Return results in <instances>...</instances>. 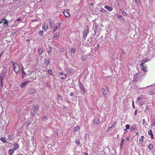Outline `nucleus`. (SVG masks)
Masks as SVG:
<instances>
[{
  "instance_id": "3c124183",
  "label": "nucleus",
  "mask_w": 155,
  "mask_h": 155,
  "mask_svg": "<svg viewBox=\"0 0 155 155\" xmlns=\"http://www.w3.org/2000/svg\"><path fill=\"white\" fill-rule=\"evenodd\" d=\"M142 99H143V98L142 97H138L137 98V101H140V100H142Z\"/></svg>"
},
{
  "instance_id": "0e129e2a",
  "label": "nucleus",
  "mask_w": 155,
  "mask_h": 155,
  "mask_svg": "<svg viewBox=\"0 0 155 155\" xmlns=\"http://www.w3.org/2000/svg\"><path fill=\"white\" fill-rule=\"evenodd\" d=\"M150 109L149 107L147 106L146 107V110H149Z\"/></svg>"
},
{
  "instance_id": "774afa93",
  "label": "nucleus",
  "mask_w": 155,
  "mask_h": 155,
  "mask_svg": "<svg viewBox=\"0 0 155 155\" xmlns=\"http://www.w3.org/2000/svg\"><path fill=\"white\" fill-rule=\"evenodd\" d=\"M16 20L18 21H20L21 20V19L20 18H18L16 19Z\"/></svg>"
},
{
  "instance_id": "a19ab883",
  "label": "nucleus",
  "mask_w": 155,
  "mask_h": 155,
  "mask_svg": "<svg viewBox=\"0 0 155 155\" xmlns=\"http://www.w3.org/2000/svg\"><path fill=\"white\" fill-rule=\"evenodd\" d=\"M121 12L124 15H127V13L123 10H120Z\"/></svg>"
},
{
  "instance_id": "f03ea898",
  "label": "nucleus",
  "mask_w": 155,
  "mask_h": 155,
  "mask_svg": "<svg viewBox=\"0 0 155 155\" xmlns=\"http://www.w3.org/2000/svg\"><path fill=\"white\" fill-rule=\"evenodd\" d=\"M11 63H12L13 64L14 68V71L16 73H19L20 72V69L18 64L15 61H12Z\"/></svg>"
},
{
  "instance_id": "603ef678",
  "label": "nucleus",
  "mask_w": 155,
  "mask_h": 155,
  "mask_svg": "<svg viewBox=\"0 0 155 155\" xmlns=\"http://www.w3.org/2000/svg\"><path fill=\"white\" fill-rule=\"evenodd\" d=\"M23 68H24L23 67H22V72L23 73V74H24V75H26V73H25V72L23 70Z\"/></svg>"
},
{
  "instance_id": "ea45409f",
  "label": "nucleus",
  "mask_w": 155,
  "mask_h": 155,
  "mask_svg": "<svg viewBox=\"0 0 155 155\" xmlns=\"http://www.w3.org/2000/svg\"><path fill=\"white\" fill-rule=\"evenodd\" d=\"M1 140L3 142H5L6 141V139L4 137L2 138Z\"/></svg>"
},
{
  "instance_id": "473e14b6",
  "label": "nucleus",
  "mask_w": 155,
  "mask_h": 155,
  "mask_svg": "<svg viewBox=\"0 0 155 155\" xmlns=\"http://www.w3.org/2000/svg\"><path fill=\"white\" fill-rule=\"evenodd\" d=\"M155 94V92L154 91H150L149 92V94L150 95H154Z\"/></svg>"
},
{
  "instance_id": "13d9d810",
  "label": "nucleus",
  "mask_w": 155,
  "mask_h": 155,
  "mask_svg": "<svg viewBox=\"0 0 155 155\" xmlns=\"http://www.w3.org/2000/svg\"><path fill=\"white\" fill-rule=\"evenodd\" d=\"M70 95L71 96H74V93L73 92L71 93L70 94Z\"/></svg>"
},
{
  "instance_id": "7c9ffc66",
  "label": "nucleus",
  "mask_w": 155,
  "mask_h": 155,
  "mask_svg": "<svg viewBox=\"0 0 155 155\" xmlns=\"http://www.w3.org/2000/svg\"><path fill=\"white\" fill-rule=\"evenodd\" d=\"M59 35V34L58 33H56L54 34V37L56 38H58Z\"/></svg>"
},
{
  "instance_id": "e433bc0d",
  "label": "nucleus",
  "mask_w": 155,
  "mask_h": 155,
  "mask_svg": "<svg viewBox=\"0 0 155 155\" xmlns=\"http://www.w3.org/2000/svg\"><path fill=\"white\" fill-rule=\"evenodd\" d=\"M3 86V84L2 83V80H0V88L1 89Z\"/></svg>"
},
{
  "instance_id": "412c9836",
  "label": "nucleus",
  "mask_w": 155,
  "mask_h": 155,
  "mask_svg": "<svg viewBox=\"0 0 155 155\" xmlns=\"http://www.w3.org/2000/svg\"><path fill=\"white\" fill-rule=\"evenodd\" d=\"M29 82L28 81H26L22 83L21 85V87L22 88L23 87H24Z\"/></svg>"
},
{
  "instance_id": "2eb2a0df",
  "label": "nucleus",
  "mask_w": 155,
  "mask_h": 155,
  "mask_svg": "<svg viewBox=\"0 0 155 155\" xmlns=\"http://www.w3.org/2000/svg\"><path fill=\"white\" fill-rule=\"evenodd\" d=\"M19 145L17 143H15L14 145L13 149L14 150H16L17 149L19 148Z\"/></svg>"
},
{
  "instance_id": "864d4df0",
  "label": "nucleus",
  "mask_w": 155,
  "mask_h": 155,
  "mask_svg": "<svg viewBox=\"0 0 155 155\" xmlns=\"http://www.w3.org/2000/svg\"><path fill=\"white\" fill-rule=\"evenodd\" d=\"M151 126L152 127H153L154 126H155V119L154 120V121L153 122V123H152L151 124Z\"/></svg>"
},
{
  "instance_id": "aec40b11",
  "label": "nucleus",
  "mask_w": 155,
  "mask_h": 155,
  "mask_svg": "<svg viewBox=\"0 0 155 155\" xmlns=\"http://www.w3.org/2000/svg\"><path fill=\"white\" fill-rule=\"evenodd\" d=\"M104 8L108 10L109 11H111L113 10V8L111 7H109L107 6H105Z\"/></svg>"
},
{
  "instance_id": "6e6d98bb",
  "label": "nucleus",
  "mask_w": 155,
  "mask_h": 155,
  "mask_svg": "<svg viewBox=\"0 0 155 155\" xmlns=\"http://www.w3.org/2000/svg\"><path fill=\"white\" fill-rule=\"evenodd\" d=\"M45 84L47 87H49V84L48 82H46Z\"/></svg>"
},
{
  "instance_id": "58836bf2",
  "label": "nucleus",
  "mask_w": 155,
  "mask_h": 155,
  "mask_svg": "<svg viewBox=\"0 0 155 155\" xmlns=\"http://www.w3.org/2000/svg\"><path fill=\"white\" fill-rule=\"evenodd\" d=\"M147 61L146 60H143L142 61V63L140 64V66H143V65Z\"/></svg>"
},
{
  "instance_id": "9d476101",
  "label": "nucleus",
  "mask_w": 155,
  "mask_h": 155,
  "mask_svg": "<svg viewBox=\"0 0 155 155\" xmlns=\"http://www.w3.org/2000/svg\"><path fill=\"white\" fill-rule=\"evenodd\" d=\"M61 23H58V25H56V26L54 28V29L53 32H55V31L58 29H60V25Z\"/></svg>"
},
{
  "instance_id": "338daca9",
  "label": "nucleus",
  "mask_w": 155,
  "mask_h": 155,
  "mask_svg": "<svg viewBox=\"0 0 155 155\" xmlns=\"http://www.w3.org/2000/svg\"><path fill=\"white\" fill-rule=\"evenodd\" d=\"M85 155H88V153H87L86 152H85L84 153H83Z\"/></svg>"
},
{
  "instance_id": "79ce46f5",
  "label": "nucleus",
  "mask_w": 155,
  "mask_h": 155,
  "mask_svg": "<svg viewBox=\"0 0 155 155\" xmlns=\"http://www.w3.org/2000/svg\"><path fill=\"white\" fill-rule=\"evenodd\" d=\"M39 35H41V36H42L43 35L44 32L43 31H40L39 32Z\"/></svg>"
},
{
  "instance_id": "a878e982",
  "label": "nucleus",
  "mask_w": 155,
  "mask_h": 155,
  "mask_svg": "<svg viewBox=\"0 0 155 155\" xmlns=\"http://www.w3.org/2000/svg\"><path fill=\"white\" fill-rule=\"evenodd\" d=\"M98 27V24L95 23L93 27V28H94V29H97V28Z\"/></svg>"
},
{
  "instance_id": "49530a36",
  "label": "nucleus",
  "mask_w": 155,
  "mask_h": 155,
  "mask_svg": "<svg viewBox=\"0 0 155 155\" xmlns=\"http://www.w3.org/2000/svg\"><path fill=\"white\" fill-rule=\"evenodd\" d=\"M8 140H12V135H10V134L9 135H8Z\"/></svg>"
},
{
  "instance_id": "f704fd0d",
  "label": "nucleus",
  "mask_w": 155,
  "mask_h": 155,
  "mask_svg": "<svg viewBox=\"0 0 155 155\" xmlns=\"http://www.w3.org/2000/svg\"><path fill=\"white\" fill-rule=\"evenodd\" d=\"M135 128H136V126H135V125L132 126L130 128V130L131 131L134 130L135 129Z\"/></svg>"
},
{
  "instance_id": "c03bdc74",
  "label": "nucleus",
  "mask_w": 155,
  "mask_h": 155,
  "mask_svg": "<svg viewBox=\"0 0 155 155\" xmlns=\"http://www.w3.org/2000/svg\"><path fill=\"white\" fill-rule=\"evenodd\" d=\"M79 129V127H76L74 128V130L75 131H77Z\"/></svg>"
},
{
  "instance_id": "4c0bfd02",
  "label": "nucleus",
  "mask_w": 155,
  "mask_h": 155,
  "mask_svg": "<svg viewBox=\"0 0 155 155\" xmlns=\"http://www.w3.org/2000/svg\"><path fill=\"white\" fill-rule=\"evenodd\" d=\"M48 73L49 74L51 75L52 74V72L51 70L49 69L48 71Z\"/></svg>"
},
{
  "instance_id": "a18cd8bd",
  "label": "nucleus",
  "mask_w": 155,
  "mask_h": 155,
  "mask_svg": "<svg viewBox=\"0 0 155 155\" xmlns=\"http://www.w3.org/2000/svg\"><path fill=\"white\" fill-rule=\"evenodd\" d=\"M145 103V101H143L140 102V104L141 105H142Z\"/></svg>"
},
{
  "instance_id": "de8ad7c7",
  "label": "nucleus",
  "mask_w": 155,
  "mask_h": 155,
  "mask_svg": "<svg viewBox=\"0 0 155 155\" xmlns=\"http://www.w3.org/2000/svg\"><path fill=\"white\" fill-rule=\"evenodd\" d=\"M58 98L60 100H62V97L61 95H58Z\"/></svg>"
},
{
  "instance_id": "20e7f679",
  "label": "nucleus",
  "mask_w": 155,
  "mask_h": 155,
  "mask_svg": "<svg viewBox=\"0 0 155 155\" xmlns=\"http://www.w3.org/2000/svg\"><path fill=\"white\" fill-rule=\"evenodd\" d=\"M65 71L66 73L68 74H73L74 72V70L72 69L68 68L65 69Z\"/></svg>"
},
{
  "instance_id": "ddd939ff",
  "label": "nucleus",
  "mask_w": 155,
  "mask_h": 155,
  "mask_svg": "<svg viewBox=\"0 0 155 155\" xmlns=\"http://www.w3.org/2000/svg\"><path fill=\"white\" fill-rule=\"evenodd\" d=\"M94 32L95 33L94 35V38H97V36L99 35V33L97 32L98 29H94Z\"/></svg>"
},
{
  "instance_id": "a211bd4d",
  "label": "nucleus",
  "mask_w": 155,
  "mask_h": 155,
  "mask_svg": "<svg viewBox=\"0 0 155 155\" xmlns=\"http://www.w3.org/2000/svg\"><path fill=\"white\" fill-rule=\"evenodd\" d=\"M148 134L149 135L151 136V138L152 139L154 138V135L152 133V131L151 130L148 131Z\"/></svg>"
},
{
  "instance_id": "cd10ccee",
  "label": "nucleus",
  "mask_w": 155,
  "mask_h": 155,
  "mask_svg": "<svg viewBox=\"0 0 155 155\" xmlns=\"http://www.w3.org/2000/svg\"><path fill=\"white\" fill-rule=\"evenodd\" d=\"M75 142L78 145H79L80 144V140L78 139L75 140Z\"/></svg>"
},
{
  "instance_id": "f257e3e1",
  "label": "nucleus",
  "mask_w": 155,
  "mask_h": 155,
  "mask_svg": "<svg viewBox=\"0 0 155 155\" xmlns=\"http://www.w3.org/2000/svg\"><path fill=\"white\" fill-rule=\"evenodd\" d=\"M39 106L38 105H35L31 109V115L33 117H35L36 114L38 110L39 109Z\"/></svg>"
},
{
  "instance_id": "2f4dec72",
  "label": "nucleus",
  "mask_w": 155,
  "mask_h": 155,
  "mask_svg": "<svg viewBox=\"0 0 155 155\" xmlns=\"http://www.w3.org/2000/svg\"><path fill=\"white\" fill-rule=\"evenodd\" d=\"M124 139L123 138H121V141L120 143V145L122 146V147H123V144L124 143Z\"/></svg>"
},
{
  "instance_id": "423d86ee",
  "label": "nucleus",
  "mask_w": 155,
  "mask_h": 155,
  "mask_svg": "<svg viewBox=\"0 0 155 155\" xmlns=\"http://www.w3.org/2000/svg\"><path fill=\"white\" fill-rule=\"evenodd\" d=\"M52 48L51 45H48V47L47 48L46 51L48 54H50L51 53L52 51Z\"/></svg>"
},
{
  "instance_id": "39448f33",
  "label": "nucleus",
  "mask_w": 155,
  "mask_h": 155,
  "mask_svg": "<svg viewBox=\"0 0 155 155\" xmlns=\"http://www.w3.org/2000/svg\"><path fill=\"white\" fill-rule=\"evenodd\" d=\"M89 32V28L88 27H86L85 29L83 32V38H85L87 36L88 32Z\"/></svg>"
},
{
  "instance_id": "9b49d317",
  "label": "nucleus",
  "mask_w": 155,
  "mask_h": 155,
  "mask_svg": "<svg viewBox=\"0 0 155 155\" xmlns=\"http://www.w3.org/2000/svg\"><path fill=\"white\" fill-rule=\"evenodd\" d=\"M94 125H97L99 123L100 120L98 118H95L94 120Z\"/></svg>"
},
{
  "instance_id": "052dcab7",
  "label": "nucleus",
  "mask_w": 155,
  "mask_h": 155,
  "mask_svg": "<svg viewBox=\"0 0 155 155\" xmlns=\"http://www.w3.org/2000/svg\"><path fill=\"white\" fill-rule=\"evenodd\" d=\"M43 119L45 120H47V117L45 116H44L43 117Z\"/></svg>"
},
{
  "instance_id": "bb28decb",
  "label": "nucleus",
  "mask_w": 155,
  "mask_h": 155,
  "mask_svg": "<svg viewBox=\"0 0 155 155\" xmlns=\"http://www.w3.org/2000/svg\"><path fill=\"white\" fill-rule=\"evenodd\" d=\"M153 147V145L152 144H150L148 146L150 150H152Z\"/></svg>"
},
{
  "instance_id": "c85d7f7f",
  "label": "nucleus",
  "mask_w": 155,
  "mask_h": 155,
  "mask_svg": "<svg viewBox=\"0 0 155 155\" xmlns=\"http://www.w3.org/2000/svg\"><path fill=\"white\" fill-rule=\"evenodd\" d=\"M140 66L142 67V70L144 71H147V68L146 67H144L143 65V66Z\"/></svg>"
},
{
  "instance_id": "6e6552de",
  "label": "nucleus",
  "mask_w": 155,
  "mask_h": 155,
  "mask_svg": "<svg viewBox=\"0 0 155 155\" xmlns=\"http://www.w3.org/2000/svg\"><path fill=\"white\" fill-rule=\"evenodd\" d=\"M140 78V75L139 74H135L134 76V80L133 81H138Z\"/></svg>"
},
{
  "instance_id": "dca6fc26",
  "label": "nucleus",
  "mask_w": 155,
  "mask_h": 155,
  "mask_svg": "<svg viewBox=\"0 0 155 155\" xmlns=\"http://www.w3.org/2000/svg\"><path fill=\"white\" fill-rule=\"evenodd\" d=\"M42 29L44 31H46L48 29V26L47 24H44L42 26Z\"/></svg>"
},
{
  "instance_id": "5fc2aeb1",
  "label": "nucleus",
  "mask_w": 155,
  "mask_h": 155,
  "mask_svg": "<svg viewBox=\"0 0 155 155\" xmlns=\"http://www.w3.org/2000/svg\"><path fill=\"white\" fill-rule=\"evenodd\" d=\"M132 106H133V108L134 109L135 108V107L134 106V102L133 101H132Z\"/></svg>"
},
{
  "instance_id": "69168bd1",
  "label": "nucleus",
  "mask_w": 155,
  "mask_h": 155,
  "mask_svg": "<svg viewBox=\"0 0 155 155\" xmlns=\"http://www.w3.org/2000/svg\"><path fill=\"white\" fill-rule=\"evenodd\" d=\"M64 50H64V48H62V49H61V52H64Z\"/></svg>"
},
{
  "instance_id": "c756f323",
  "label": "nucleus",
  "mask_w": 155,
  "mask_h": 155,
  "mask_svg": "<svg viewBox=\"0 0 155 155\" xmlns=\"http://www.w3.org/2000/svg\"><path fill=\"white\" fill-rule=\"evenodd\" d=\"M49 62L50 61L49 60H47L44 62V64L45 65H47L49 64Z\"/></svg>"
},
{
  "instance_id": "4468645a",
  "label": "nucleus",
  "mask_w": 155,
  "mask_h": 155,
  "mask_svg": "<svg viewBox=\"0 0 155 155\" xmlns=\"http://www.w3.org/2000/svg\"><path fill=\"white\" fill-rule=\"evenodd\" d=\"M35 91V90L34 89H29L28 91V94H32L34 93Z\"/></svg>"
},
{
  "instance_id": "7ed1b4c3",
  "label": "nucleus",
  "mask_w": 155,
  "mask_h": 155,
  "mask_svg": "<svg viewBox=\"0 0 155 155\" xmlns=\"http://www.w3.org/2000/svg\"><path fill=\"white\" fill-rule=\"evenodd\" d=\"M7 73V71L6 70H3L2 71L1 73L0 74V80H3V78H4L5 77Z\"/></svg>"
},
{
  "instance_id": "b1692460",
  "label": "nucleus",
  "mask_w": 155,
  "mask_h": 155,
  "mask_svg": "<svg viewBox=\"0 0 155 155\" xmlns=\"http://www.w3.org/2000/svg\"><path fill=\"white\" fill-rule=\"evenodd\" d=\"M87 58V57L86 55L82 57L81 58V60L82 61H84L86 60Z\"/></svg>"
},
{
  "instance_id": "f3484780",
  "label": "nucleus",
  "mask_w": 155,
  "mask_h": 155,
  "mask_svg": "<svg viewBox=\"0 0 155 155\" xmlns=\"http://www.w3.org/2000/svg\"><path fill=\"white\" fill-rule=\"evenodd\" d=\"M49 23L51 28H52L53 27H54V25L53 23V21L52 20L50 19L49 21Z\"/></svg>"
},
{
  "instance_id": "09e8293b",
  "label": "nucleus",
  "mask_w": 155,
  "mask_h": 155,
  "mask_svg": "<svg viewBox=\"0 0 155 155\" xmlns=\"http://www.w3.org/2000/svg\"><path fill=\"white\" fill-rule=\"evenodd\" d=\"M136 1V2L137 5H139L140 4V0H135Z\"/></svg>"
},
{
  "instance_id": "5701e85b",
  "label": "nucleus",
  "mask_w": 155,
  "mask_h": 155,
  "mask_svg": "<svg viewBox=\"0 0 155 155\" xmlns=\"http://www.w3.org/2000/svg\"><path fill=\"white\" fill-rule=\"evenodd\" d=\"M43 50L41 48H39L38 49V53L40 55L43 52Z\"/></svg>"
},
{
  "instance_id": "72a5a7b5",
  "label": "nucleus",
  "mask_w": 155,
  "mask_h": 155,
  "mask_svg": "<svg viewBox=\"0 0 155 155\" xmlns=\"http://www.w3.org/2000/svg\"><path fill=\"white\" fill-rule=\"evenodd\" d=\"M75 49L72 48L71 50V52L72 54H74L75 53Z\"/></svg>"
},
{
  "instance_id": "393cba45",
  "label": "nucleus",
  "mask_w": 155,
  "mask_h": 155,
  "mask_svg": "<svg viewBox=\"0 0 155 155\" xmlns=\"http://www.w3.org/2000/svg\"><path fill=\"white\" fill-rule=\"evenodd\" d=\"M99 12H101L102 13H106V12H107V11L105 10L103 8H102L99 10Z\"/></svg>"
},
{
  "instance_id": "1a4fd4ad",
  "label": "nucleus",
  "mask_w": 155,
  "mask_h": 155,
  "mask_svg": "<svg viewBox=\"0 0 155 155\" xmlns=\"http://www.w3.org/2000/svg\"><path fill=\"white\" fill-rule=\"evenodd\" d=\"M78 86L80 87L81 89L82 90L84 93H85L86 92V89L84 88L81 83H79Z\"/></svg>"
},
{
  "instance_id": "e2e57ef3",
  "label": "nucleus",
  "mask_w": 155,
  "mask_h": 155,
  "mask_svg": "<svg viewBox=\"0 0 155 155\" xmlns=\"http://www.w3.org/2000/svg\"><path fill=\"white\" fill-rule=\"evenodd\" d=\"M59 74L60 75H64V73L62 72H59Z\"/></svg>"
},
{
  "instance_id": "6ab92c4d",
  "label": "nucleus",
  "mask_w": 155,
  "mask_h": 155,
  "mask_svg": "<svg viewBox=\"0 0 155 155\" xmlns=\"http://www.w3.org/2000/svg\"><path fill=\"white\" fill-rule=\"evenodd\" d=\"M15 150H14V149H10L8 151V154L9 155H12L14 152Z\"/></svg>"
},
{
  "instance_id": "8fccbe9b",
  "label": "nucleus",
  "mask_w": 155,
  "mask_h": 155,
  "mask_svg": "<svg viewBox=\"0 0 155 155\" xmlns=\"http://www.w3.org/2000/svg\"><path fill=\"white\" fill-rule=\"evenodd\" d=\"M146 124V121H145V119H143V123H142V124L143 125H145V124Z\"/></svg>"
},
{
  "instance_id": "c9c22d12",
  "label": "nucleus",
  "mask_w": 155,
  "mask_h": 155,
  "mask_svg": "<svg viewBox=\"0 0 155 155\" xmlns=\"http://www.w3.org/2000/svg\"><path fill=\"white\" fill-rule=\"evenodd\" d=\"M144 138V137L143 136H142L141 137V138L139 139V141H141V142H142L143 140V139Z\"/></svg>"
},
{
  "instance_id": "37998d69",
  "label": "nucleus",
  "mask_w": 155,
  "mask_h": 155,
  "mask_svg": "<svg viewBox=\"0 0 155 155\" xmlns=\"http://www.w3.org/2000/svg\"><path fill=\"white\" fill-rule=\"evenodd\" d=\"M125 127L127 129H128L130 128V125L129 124H127L125 126Z\"/></svg>"
},
{
  "instance_id": "bf43d9fd",
  "label": "nucleus",
  "mask_w": 155,
  "mask_h": 155,
  "mask_svg": "<svg viewBox=\"0 0 155 155\" xmlns=\"http://www.w3.org/2000/svg\"><path fill=\"white\" fill-rule=\"evenodd\" d=\"M117 16L118 19L121 18L122 17V16L120 15H118Z\"/></svg>"
},
{
  "instance_id": "4d7b16f0",
  "label": "nucleus",
  "mask_w": 155,
  "mask_h": 155,
  "mask_svg": "<svg viewBox=\"0 0 155 155\" xmlns=\"http://www.w3.org/2000/svg\"><path fill=\"white\" fill-rule=\"evenodd\" d=\"M130 138V136H128L127 137V138H126V140H127V141H129V140Z\"/></svg>"
},
{
  "instance_id": "680f3d73",
  "label": "nucleus",
  "mask_w": 155,
  "mask_h": 155,
  "mask_svg": "<svg viewBox=\"0 0 155 155\" xmlns=\"http://www.w3.org/2000/svg\"><path fill=\"white\" fill-rule=\"evenodd\" d=\"M84 138L86 139L87 138V134H85L84 136Z\"/></svg>"
},
{
  "instance_id": "4be33fe9",
  "label": "nucleus",
  "mask_w": 155,
  "mask_h": 155,
  "mask_svg": "<svg viewBox=\"0 0 155 155\" xmlns=\"http://www.w3.org/2000/svg\"><path fill=\"white\" fill-rule=\"evenodd\" d=\"M101 91L104 96H106L107 95L106 91L105 88H102Z\"/></svg>"
},
{
  "instance_id": "f8f14e48",
  "label": "nucleus",
  "mask_w": 155,
  "mask_h": 155,
  "mask_svg": "<svg viewBox=\"0 0 155 155\" xmlns=\"http://www.w3.org/2000/svg\"><path fill=\"white\" fill-rule=\"evenodd\" d=\"M63 13L64 15L67 18H69L70 17L69 12H68L64 11Z\"/></svg>"
},
{
  "instance_id": "0eeeda50",
  "label": "nucleus",
  "mask_w": 155,
  "mask_h": 155,
  "mask_svg": "<svg viewBox=\"0 0 155 155\" xmlns=\"http://www.w3.org/2000/svg\"><path fill=\"white\" fill-rule=\"evenodd\" d=\"M2 21H3V25H5L6 26H8V21L5 18H4L2 19Z\"/></svg>"
}]
</instances>
